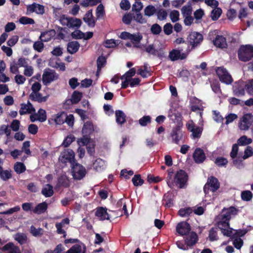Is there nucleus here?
Wrapping results in <instances>:
<instances>
[{"label":"nucleus","instance_id":"obj_34","mask_svg":"<svg viewBox=\"0 0 253 253\" xmlns=\"http://www.w3.org/2000/svg\"><path fill=\"white\" fill-rule=\"evenodd\" d=\"M42 193L45 197H50L53 194V189L52 185L47 184L45 185L42 190Z\"/></svg>","mask_w":253,"mask_h":253},{"label":"nucleus","instance_id":"obj_3","mask_svg":"<svg viewBox=\"0 0 253 253\" xmlns=\"http://www.w3.org/2000/svg\"><path fill=\"white\" fill-rule=\"evenodd\" d=\"M198 236L196 233L191 232L188 233L185 237V243L182 241H177V247L181 250L186 251L191 249L197 242Z\"/></svg>","mask_w":253,"mask_h":253},{"label":"nucleus","instance_id":"obj_50","mask_svg":"<svg viewBox=\"0 0 253 253\" xmlns=\"http://www.w3.org/2000/svg\"><path fill=\"white\" fill-rule=\"evenodd\" d=\"M82 97V93L80 92L75 91L73 92L71 101L73 104L78 103Z\"/></svg>","mask_w":253,"mask_h":253},{"label":"nucleus","instance_id":"obj_36","mask_svg":"<svg viewBox=\"0 0 253 253\" xmlns=\"http://www.w3.org/2000/svg\"><path fill=\"white\" fill-rule=\"evenodd\" d=\"M80 44L77 41H73L68 43L67 50L71 54L76 53L79 49Z\"/></svg>","mask_w":253,"mask_h":253},{"label":"nucleus","instance_id":"obj_58","mask_svg":"<svg viewBox=\"0 0 253 253\" xmlns=\"http://www.w3.org/2000/svg\"><path fill=\"white\" fill-rule=\"evenodd\" d=\"M193 212V210L190 208H187L180 209L179 211V214L182 217H187Z\"/></svg>","mask_w":253,"mask_h":253},{"label":"nucleus","instance_id":"obj_1","mask_svg":"<svg viewBox=\"0 0 253 253\" xmlns=\"http://www.w3.org/2000/svg\"><path fill=\"white\" fill-rule=\"evenodd\" d=\"M239 210L234 207L223 208L216 217L217 225L223 235L231 237L233 229L230 227L229 221L238 213Z\"/></svg>","mask_w":253,"mask_h":253},{"label":"nucleus","instance_id":"obj_56","mask_svg":"<svg viewBox=\"0 0 253 253\" xmlns=\"http://www.w3.org/2000/svg\"><path fill=\"white\" fill-rule=\"evenodd\" d=\"M4 133L8 138L11 134V130L8 125H2L0 126V134Z\"/></svg>","mask_w":253,"mask_h":253},{"label":"nucleus","instance_id":"obj_47","mask_svg":"<svg viewBox=\"0 0 253 253\" xmlns=\"http://www.w3.org/2000/svg\"><path fill=\"white\" fill-rule=\"evenodd\" d=\"M217 229L216 228H212L209 231V239L211 241H216L218 239L217 236Z\"/></svg>","mask_w":253,"mask_h":253},{"label":"nucleus","instance_id":"obj_5","mask_svg":"<svg viewBox=\"0 0 253 253\" xmlns=\"http://www.w3.org/2000/svg\"><path fill=\"white\" fill-rule=\"evenodd\" d=\"M238 57L240 60L244 62L251 60L253 57V46L242 45L238 50Z\"/></svg>","mask_w":253,"mask_h":253},{"label":"nucleus","instance_id":"obj_63","mask_svg":"<svg viewBox=\"0 0 253 253\" xmlns=\"http://www.w3.org/2000/svg\"><path fill=\"white\" fill-rule=\"evenodd\" d=\"M145 51L153 55H158V50L155 49L153 44H149L145 47Z\"/></svg>","mask_w":253,"mask_h":253},{"label":"nucleus","instance_id":"obj_8","mask_svg":"<svg viewBox=\"0 0 253 253\" xmlns=\"http://www.w3.org/2000/svg\"><path fill=\"white\" fill-rule=\"evenodd\" d=\"M216 73L220 81L226 84H231L233 80L227 70L223 67H219L216 69Z\"/></svg>","mask_w":253,"mask_h":253},{"label":"nucleus","instance_id":"obj_61","mask_svg":"<svg viewBox=\"0 0 253 253\" xmlns=\"http://www.w3.org/2000/svg\"><path fill=\"white\" fill-rule=\"evenodd\" d=\"M19 22L23 25L34 24L35 23L34 19L26 16L21 17L19 20Z\"/></svg>","mask_w":253,"mask_h":253},{"label":"nucleus","instance_id":"obj_57","mask_svg":"<svg viewBox=\"0 0 253 253\" xmlns=\"http://www.w3.org/2000/svg\"><path fill=\"white\" fill-rule=\"evenodd\" d=\"M241 198L243 201H250L253 198L252 193L249 190L244 191L241 193Z\"/></svg>","mask_w":253,"mask_h":253},{"label":"nucleus","instance_id":"obj_16","mask_svg":"<svg viewBox=\"0 0 253 253\" xmlns=\"http://www.w3.org/2000/svg\"><path fill=\"white\" fill-rule=\"evenodd\" d=\"M190 51V50L187 49L186 52H181V50L174 49L169 52V57L173 61L179 59L183 60L187 57Z\"/></svg>","mask_w":253,"mask_h":253},{"label":"nucleus","instance_id":"obj_44","mask_svg":"<svg viewBox=\"0 0 253 253\" xmlns=\"http://www.w3.org/2000/svg\"><path fill=\"white\" fill-rule=\"evenodd\" d=\"M82 24V21L80 19L70 17L69 23V28H79Z\"/></svg>","mask_w":253,"mask_h":253},{"label":"nucleus","instance_id":"obj_32","mask_svg":"<svg viewBox=\"0 0 253 253\" xmlns=\"http://www.w3.org/2000/svg\"><path fill=\"white\" fill-rule=\"evenodd\" d=\"M93 168L95 170L101 171L105 169L106 163L103 160L97 159L93 164Z\"/></svg>","mask_w":253,"mask_h":253},{"label":"nucleus","instance_id":"obj_13","mask_svg":"<svg viewBox=\"0 0 253 253\" xmlns=\"http://www.w3.org/2000/svg\"><path fill=\"white\" fill-rule=\"evenodd\" d=\"M135 69L132 68L121 77V79L123 80L121 84L122 88H126L129 85L131 80L133 79L132 77L135 75Z\"/></svg>","mask_w":253,"mask_h":253},{"label":"nucleus","instance_id":"obj_53","mask_svg":"<svg viewBox=\"0 0 253 253\" xmlns=\"http://www.w3.org/2000/svg\"><path fill=\"white\" fill-rule=\"evenodd\" d=\"M157 18L160 20H165L168 16L167 11L164 9H159L156 10Z\"/></svg>","mask_w":253,"mask_h":253},{"label":"nucleus","instance_id":"obj_52","mask_svg":"<svg viewBox=\"0 0 253 253\" xmlns=\"http://www.w3.org/2000/svg\"><path fill=\"white\" fill-rule=\"evenodd\" d=\"M249 12L247 8H240L238 12V17L241 21H243L245 19L247 18Z\"/></svg>","mask_w":253,"mask_h":253},{"label":"nucleus","instance_id":"obj_59","mask_svg":"<svg viewBox=\"0 0 253 253\" xmlns=\"http://www.w3.org/2000/svg\"><path fill=\"white\" fill-rule=\"evenodd\" d=\"M151 121V118L149 116H145L139 120V124L142 126H146Z\"/></svg>","mask_w":253,"mask_h":253},{"label":"nucleus","instance_id":"obj_62","mask_svg":"<svg viewBox=\"0 0 253 253\" xmlns=\"http://www.w3.org/2000/svg\"><path fill=\"white\" fill-rule=\"evenodd\" d=\"M213 9L211 13V18L213 20H217L221 15V9L219 8H216Z\"/></svg>","mask_w":253,"mask_h":253},{"label":"nucleus","instance_id":"obj_51","mask_svg":"<svg viewBox=\"0 0 253 253\" xmlns=\"http://www.w3.org/2000/svg\"><path fill=\"white\" fill-rule=\"evenodd\" d=\"M118 44V41L114 39L107 40L103 43L104 46L107 48H114Z\"/></svg>","mask_w":253,"mask_h":253},{"label":"nucleus","instance_id":"obj_54","mask_svg":"<svg viewBox=\"0 0 253 253\" xmlns=\"http://www.w3.org/2000/svg\"><path fill=\"white\" fill-rule=\"evenodd\" d=\"M133 19L137 23L140 24H145L147 22V20L143 17L140 12L136 13L133 16Z\"/></svg>","mask_w":253,"mask_h":253},{"label":"nucleus","instance_id":"obj_45","mask_svg":"<svg viewBox=\"0 0 253 253\" xmlns=\"http://www.w3.org/2000/svg\"><path fill=\"white\" fill-rule=\"evenodd\" d=\"M14 169L17 174H20L26 170V167L21 162H16L14 166Z\"/></svg>","mask_w":253,"mask_h":253},{"label":"nucleus","instance_id":"obj_22","mask_svg":"<svg viewBox=\"0 0 253 253\" xmlns=\"http://www.w3.org/2000/svg\"><path fill=\"white\" fill-rule=\"evenodd\" d=\"M27 12H35L38 14H42L44 12V7L40 4L33 3L27 6Z\"/></svg>","mask_w":253,"mask_h":253},{"label":"nucleus","instance_id":"obj_4","mask_svg":"<svg viewBox=\"0 0 253 253\" xmlns=\"http://www.w3.org/2000/svg\"><path fill=\"white\" fill-rule=\"evenodd\" d=\"M119 37L123 40H130L134 47L141 48L140 41L142 39V36L139 32L132 34L127 32H123L121 33Z\"/></svg>","mask_w":253,"mask_h":253},{"label":"nucleus","instance_id":"obj_23","mask_svg":"<svg viewBox=\"0 0 253 253\" xmlns=\"http://www.w3.org/2000/svg\"><path fill=\"white\" fill-rule=\"evenodd\" d=\"M193 157L195 162L198 164L203 163L206 159L204 151L200 148L195 149Z\"/></svg>","mask_w":253,"mask_h":253},{"label":"nucleus","instance_id":"obj_29","mask_svg":"<svg viewBox=\"0 0 253 253\" xmlns=\"http://www.w3.org/2000/svg\"><path fill=\"white\" fill-rule=\"evenodd\" d=\"M84 21L87 25L91 27H93L95 24V21L93 19L92 11L88 10L85 14L83 18Z\"/></svg>","mask_w":253,"mask_h":253},{"label":"nucleus","instance_id":"obj_14","mask_svg":"<svg viewBox=\"0 0 253 253\" xmlns=\"http://www.w3.org/2000/svg\"><path fill=\"white\" fill-rule=\"evenodd\" d=\"M193 101H194V103L197 104H193L191 107V110L198 114V115L199 117V124L200 125L203 126L204 121L202 117L203 107L202 106V103L200 100L197 98H194Z\"/></svg>","mask_w":253,"mask_h":253},{"label":"nucleus","instance_id":"obj_33","mask_svg":"<svg viewBox=\"0 0 253 253\" xmlns=\"http://www.w3.org/2000/svg\"><path fill=\"white\" fill-rule=\"evenodd\" d=\"M94 130L92 124L90 122H87L84 123L83 129L82 133L83 135H88Z\"/></svg>","mask_w":253,"mask_h":253},{"label":"nucleus","instance_id":"obj_46","mask_svg":"<svg viewBox=\"0 0 253 253\" xmlns=\"http://www.w3.org/2000/svg\"><path fill=\"white\" fill-rule=\"evenodd\" d=\"M233 160V165L238 169H242L244 167V165L243 162L242 156H238L235 158H232Z\"/></svg>","mask_w":253,"mask_h":253},{"label":"nucleus","instance_id":"obj_42","mask_svg":"<svg viewBox=\"0 0 253 253\" xmlns=\"http://www.w3.org/2000/svg\"><path fill=\"white\" fill-rule=\"evenodd\" d=\"M116 122L119 124H122L126 121V115L125 113L120 110L117 111L115 113Z\"/></svg>","mask_w":253,"mask_h":253},{"label":"nucleus","instance_id":"obj_26","mask_svg":"<svg viewBox=\"0 0 253 253\" xmlns=\"http://www.w3.org/2000/svg\"><path fill=\"white\" fill-rule=\"evenodd\" d=\"M86 247L83 243L76 244L72 247L66 253H85Z\"/></svg>","mask_w":253,"mask_h":253},{"label":"nucleus","instance_id":"obj_20","mask_svg":"<svg viewBox=\"0 0 253 253\" xmlns=\"http://www.w3.org/2000/svg\"><path fill=\"white\" fill-rule=\"evenodd\" d=\"M176 232L181 236H186L188 233L191 232L190 225L184 221L179 223L176 226Z\"/></svg>","mask_w":253,"mask_h":253},{"label":"nucleus","instance_id":"obj_43","mask_svg":"<svg viewBox=\"0 0 253 253\" xmlns=\"http://www.w3.org/2000/svg\"><path fill=\"white\" fill-rule=\"evenodd\" d=\"M252 142H253V140L252 138H248L246 135H243V136H241V137H240L238 139V140H237L238 144H238V145H239L241 146H244V145H246L251 144L252 143Z\"/></svg>","mask_w":253,"mask_h":253},{"label":"nucleus","instance_id":"obj_38","mask_svg":"<svg viewBox=\"0 0 253 253\" xmlns=\"http://www.w3.org/2000/svg\"><path fill=\"white\" fill-rule=\"evenodd\" d=\"M58 184L65 187H67L70 185V180L68 177L65 174H62L58 179Z\"/></svg>","mask_w":253,"mask_h":253},{"label":"nucleus","instance_id":"obj_21","mask_svg":"<svg viewBox=\"0 0 253 253\" xmlns=\"http://www.w3.org/2000/svg\"><path fill=\"white\" fill-rule=\"evenodd\" d=\"M20 106L21 107L19 111L20 115L28 114L32 115L35 112L33 105L29 101L27 103H22Z\"/></svg>","mask_w":253,"mask_h":253},{"label":"nucleus","instance_id":"obj_17","mask_svg":"<svg viewBox=\"0 0 253 253\" xmlns=\"http://www.w3.org/2000/svg\"><path fill=\"white\" fill-rule=\"evenodd\" d=\"M246 83L243 81L235 82L233 86L234 94L237 96L244 95L246 90Z\"/></svg>","mask_w":253,"mask_h":253},{"label":"nucleus","instance_id":"obj_40","mask_svg":"<svg viewBox=\"0 0 253 253\" xmlns=\"http://www.w3.org/2000/svg\"><path fill=\"white\" fill-rule=\"evenodd\" d=\"M14 239L20 244L22 245L26 243L27 237L26 235L23 233H18L14 236Z\"/></svg>","mask_w":253,"mask_h":253},{"label":"nucleus","instance_id":"obj_35","mask_svg":"<svg viewBox=\"0 0 253 253\" xmlns=\"http://www.w3.org/2000/svg\"><path fill=\"white\" fill-rule=\"evenodd\" d=\"M47 208V205L46 202H42L38 204L33 210V211L36 214H41L44 212Z\"/></svg>","mask_w":253,"mask_h":253},{"label":"nucleus","instance_id":"obj_30","mask_svg":"<svg viewBox=\"0 0 253 253\" xmlns=\"http://www.w3.org/2000/svg\"><path fill=\"white\" fill-rule=\"evenodd\" d=\"M48 97V96H42L39 92H37L34 93H30V98L34 101H37L40 103L45 102Z\"/></svg>","mask_w":253,"mask_h":253},{"label":"nucleus","instance_id":"obj_10","mask_svg":"<svg viewBox=\"0 0 253 253\" xmlns=\"http://www.w3.org/2000/svg\"><path fill=\"white\" fill-rule=\"evenodd\" d=\"M203 126L200 125L199 126H196L192 120L189 121L186 124L188 130L192 132V136L194 139L201 137L203 131Z\"/></svg>","mask_w":253,"mask_h":253},{"label":"nucleus","instance_id":"obj_27","mask_svg":"<svg viewBox=\"0 0 253 253\" xmlns=\"http://www.w3.org/2000/svg\"><path fill=\"white\" fill-rule=\"evenodd\" d=\"M66 113L64 112H61L52 116V119L56 125H61L65 122Z\"/></svg>","mask_w":253,"mask_h":253},{"label":"nucleus","instance_id":"obj_12","mask_svg":"<svg viewBox=\"0 0 253 253\" xmlns=\"http://www.w3.org/2000/svg\"><path fill=\"white\" fill-rule=\"evenodd\" d=\"M58 78V75L54 71L49 69H45L42 75V83L44 85H47Z\"/></svg>","mask_w":253,"mask_h":253},{"label":"nucleus","instance_id":"obj_7","mask_svg":"<svg viewBox=\"0 0 253 253\" xmlns=\"http://www.w3.org/2000/svg\"><path fill=\"white\" fill-rule=\"evenodd\" d=\"M253 123V115L251 113H247L240 118L238 126L241 130H248Z\"/></svg>","mask_w":253,"mask_h":253},{"label":"nucleus","instance_id":"obj_64","mask_svg":"<svg viewBox=\"0 0 253 253\" xmlns=\"http://www.w3.org/2000/svg\"><path fill=\"white\" fill-rule=\"evenodd\" d=\"M246 90L251 95H253V79L249 80L246 83Z\"/></svg>","mask_w":253,"mask_h":253},{"label":"nucleus","instance_id":"obj_25","mask_svg":"<svg viewBox=\"0 0 253 253\" xmlns=\"http://www.w3.org/2000/svg\"><path fill=\"white\" fill-rule=\"evenodd\" d=\"M95 215L101 220L110 219L109 215L107 211V209L103 207H99L96 209Z\"/></svg>","mask_w":253,"mask_h":253},{"label":"nucleus","instance_id":"obj_49","mask_svg":"<svg viewBox=\"0 0 253 253\" xmlns=\"http://www.w3.org/2000/svg\"><path fill=\"white\" fill-rule=\"evenodd\" d=\"M106 60L104 56H99L97 60V71L96 75L98 76L101 69L105 65Z\"/></svg>","mask_w":253,"mask_h":253},{"label":"nucleus","instance_id":"obj_60","mask_svg":"<svg viewBox=\"0 0 253 253\" xmlns=\"http://www.w3.org/2000/svg\"><path fill=\"white\" fill-rule=\"evenodd\" d=\"M143 4L139 1H135V2L132 4V10L136 13L140 12L141 9L143 8Z\"/></svg>","mask_w":253,"mask_h":253},{"label":"nucleus","instance_id":"obj_41","mask_svg":"<svg viewBox=\"0 0 253 253\" xmlns=\"http://www.w3.org/2000/svg\"><path fill=\"white\" fill-rule=\"evenodd\" d=\"M156 8L152 5L147 6L144 10V15L148 17H151L154 15L156 12Z\"/></svg>","mask_w":253,"mask_h":253},{"label":"nucleus","instance_id":"obj_48","mask_svg":"<svg viewBox=\"0 0 253 253\" xmlns=\"http://www.w3.org/2000/svg\"><path fill=\"white\" fill-rule=\"evenodd\" d=\"M214 164L218 167H224L228 163L227 159L222 157H218L214 160Z\"/></svg>","mask_w":253,"mask_h":253},{"label":"nucleus","instance_id":"obj_39","mask_svg":"<svg viewBox=\"0 0 253 253\" xmlns=\"http://www.w3.org/2000/svg\"><path fill=\"white\" fill-rule=\"evenodd\" d=\"M168 117L174 123L178 122L181 120L180 115L172 110L169 111Z\"/></svg>","mask_w":253,"mask_h":253},{"label":"nucleus","instance_id":"obj_9","mask_svg":"<svg viewBox=\"0 0 253 253\" xmlns=\"http://www.w3.org/2000/svg\"><path fill=\"white\" fill-rule=\"evenodd\" d=\"M86 173V169L82 165L78 163L73 165L72 174L74 179L81 180L85 176Z\"/></svg>","mask_w":253,"mask_h":253},{"label":"nucleus","instance_id":"obj_2","mask_svg":"<svg viewBox=\"0 0 253 253\" xmlns=\"http://www.w3.org/2000/svg\"><path fill=\"white\" fill-rule=\"evenodd\" d=\"M168 172L167 184L169 187L172 188L174 184L181 188L184 187L187 180V175L184 171L180 170L177 171L174 178L172 177V169H169Z\"/></svg>","mask_w":253,"mask_h":253},{"label":"nucleus","instance_id":"obj_18","mask_svg":"<svg viewBox=\"0 0 253 253\" xmlns=\"http://www.w3.org/2000/svg\"><path fill=\"white\" fill-rule=\"evenodd\" d=\"M30 120L32 122H35L38 121L40 122H44L46 120V111L42 109H40L37 113H33V114L30 115Z\"/></svg>","mask_w":253,"mask_h":253},{"label":"nucleus","instance_id":"obj_24","mask_svg":"<svg viewBox=\"0 0 253 253\" xmlns=\"http://www.w3.org/2000/svg\"><path fill=\"white\" fill-rule=\"evenodd\" d=\"M2 250L5 253H21L19 248L12 243H8L4 245Z\"/></svg>","mask_w":253,"mask_h":253},{"label":"nucleus","instance_id":"obj_55","mask_svg":"<svg viewBox=\"0 0 253 253\" xmlns=\"http://www.w3.org/2000/svg\"><path fill=\"white\" fill-rule=\"evenodd\" d=\"M30 233L35 237H39L42 234L43 229L41 228H36L34 226L32 225L30 227Z\"/></svg>","mask_w":253,"mask_h":253},{"label":"nucleus","instance_id":"obj_15","mask_svg":"<svg viewBox=\"0 0 253 253\" xmlns=\"http://www.w3.org/2000/svg\"><path fill=\"white\" fill-rule=\"evenodd\" d=\"M202 35L198 32H192L189 34L188 42L192 48L197 46L203 41Z\"/></svg>","mask_w":253,"mask_h":253},{"label":"nucleus","instance_id":"obj_28","mask_svg":"<svg viewBox=\"0 0 253 253\" xmlns=\"http://www.w3.org/2000/svg\"><path fill=\"white\" fill-rule=\"evenodd\" d=\"M55 35V31L53 30L42 33L40 39L42 42H47L50 41Z\"/></svg>","mask_w":253,"mask_h":253},{"label":"nucleus","instance_id":"obj_37","mask_svg":"<svg viewBox=\"0 0 253 253\" xmlns=\"http://www.w3.org/2000/svg\"><path fill=\"white\" fill-rule=\"evenodd\" d=\"M233 240V244L237 249H240L243 245V241L240 237H237L234 236V233L232 232V235L230 237Z\"/></svg>","mask_w":253,"mask_h":253},{"label":"nucleus","instance_id":"obj_11","mask_svg":"<svg viewBox=\"0 0 253 253\" xmlns=\"http://www.w3.org/2000/svg\"><path fill=\"white\" fill-rule=\"evenodd\" d=\"M75 153L70 149H66L63 151L59 157V161L63 164L72 163L74 161Z\"/></svg>","mask_w":253,"mask_h":253},{"label":"nucleus","instance_id":"obj_6","mask_svg":"<svg viewBox=\"0 0 253 253\" xmlns=\"http://www.w3.org/2000/svg\"><path fill=\"white\" fill-rule=\"evenodd\" d=\"M219 187V183L217 178L213 176L209 178L208 182L204 188L205 198H208L210 192H211V193H213L214 192L216 191Z\"/></svg>","mask_w":253,"mask_h":253},{"label":"nucleus","instance_id":"obj_19","mask_svg":"<svg viewBox=\"0 0 253 253\" xmlns=\"http://www.w3.org/2000/svg\"><path fill=\"white\" fill-rule=\"evenodd\" d=\"M170 136L172 138V141L177 144L179 143L180 140H182L183 133L181 131L179 126L172 128L170 133Z\"/></svg>","mask_w":253,"mask_h":253},{"label":"nucleus","instance_id":"obj_31","mask_svg":"<svg viewBox=\"0 0 253 253\" xmlns=\"http://www.w3.org/2000/svg\"><path fill=\"white\" fill-rule=\"evenodd\" d=\"M214 44L219 48H225L227 46V42L225 38L220 35L216 37L215 40L213 41Z\"/></svg>","mask_w":253,"mask_h":253}]
</instances>
